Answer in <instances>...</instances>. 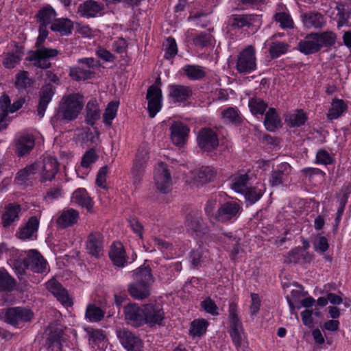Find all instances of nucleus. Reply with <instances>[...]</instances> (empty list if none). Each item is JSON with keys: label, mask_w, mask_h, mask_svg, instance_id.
Returning a JSON list of instances; mask_svg holds the SVG:
<instances>
[{"label": "nucleus", "mask_w": 351, "mask_h": 351, "mask_svg": "<svg viewBox=\"0 0 351 351\" xmlns=\"http://www.w3.org/2000/svg\"><path fill=\"white\" fill-rule=\"evenodd\" d=\"M208 322L204 319L193 320L190 326L189 332L192 336H201L204 334L207 330Z\"/></svg>", "instance_id": "nucleus-45"}, {"label": "nucleus", "mask_w": 351, "mask_h": 351, "mask_svg": "<svg viewBox=\"0 0 351 351\" xmlns=\"http://www.w3.org/2000/svg\"><path fill=\"white\" fill-rule=\"evenodd\" d=\"M171 138L174 145H183L186 141L189 129L181 122H176L170 127Z\"/></svg>", "instance_id": "nucleus-19"}, {"label": "nucleus", "mask_w": 351, "mask_h": 351, "mask_svg": "<svg viewBox=\"0 0 351 351\" xmlns=\"http://www.w3.org/2000/svg\"><path fill=\"white\" fill-rule=\"evenodd\" d=\"M213 38V36L210 32H202L194 36L193 43L195 45L205 47L211 45Z\"/></svg>", "instance_id": "nucleus-54"}, {"label": "nucleus", "mask_w": 351, "mask_h": 351, "mask_svg": "<svg viewBox=\"0 0 351 351\" xmlns=\"http://www.w3.org/2000/svg\"><path fill=\"white\" fill-rule=\"evenodd\" d=\"M193 181L197 186L211 182L216 175V171L212 167L206 166L191 172Z\"/></svg>", "instance_id": "nucleus-17"}, {"label": "nucleus", "mask_w": 351, "mask_h": 351, "mask_svg": "<svg viewBox=\"0 0 351 351\" xmlns=\"http://www.w3.org/2000/svg\"><path fill=\"white\" fill-rule=\"evenodd\" d=\"M45 287L63 306L71 307L73 305L67 290L55 278H53L45 283Z\"/></svg>", "instance_id": "nucleus-11"}, {"label": "nucleus", "mask_w": 351, "mask_h": 351, "mask_svg": "<svg viewBox=\"0 0 351 351\" xmlns=\"http://www.w3.org/2000/svg\"><path fill=\"white\" fill-rule=\"evenodd\" d=\"M103 9L104 5L101 3L93 0H87L79 5L77 12L82 16L93 18L96 16Z\"/></svg>", "instance_id": "nucleus-22"}, {"label": "nucleus", "mask_w": 351, "mask_h": 351, "mask_svg": "<svg viewBox=\"0 0 351 351\" xmlns=\"http://www.w3.org/2000/svg\"><path fill=\"white\" fill-rule=\"evenodd\" d=\"M128 290L131 297L139 300L147 298L151 294V287L135 282L128 285Z\"/></svg>", "instance_id": "nucleus-29"}, {"label": "nucleus", "mask_w": 351, "mask_h": 351, "mask_svg": "<svg viewBox=\"0 0 351 351\" xmlns=\"http://www.w3.org/2000/svg\"><path fill=\"white\" fill-rule=\"evenodd\" d=\"M117 335L122 346L128 351H141L143 341L141 339L128 330H117Z\"/></svg>", "instance_id": "nucleus-15"}, {"label": "nucleus", "mask_w": 351, "mask_h": 351, "mask_svg": "<svg viewBox=\"0 0 351 351\" xmlns=\"http://www.w3.org/2000/svg\"><path fill=\"white\" fill-rule=\"evenodd\" d=\"M99 158L95 148H91L86 151L83 155L81 160V166L84 168L89 167L93 163L95 162Z\"/></svg>", "instance_id": "nucleus-56"}, {"label": "nucleus", "mask_w": 351, "mask_h": 351, "mask_svg": "<svg viewBox=\"0 0 351 351\" xmlns=\"http://www.w3.org/2000/svg\"><path fill=\"white\" fill-rule=\"evenodd\" d=\"M241 210L239 203L229 201L221 204L215 213V219L221 223H227L236 218Z\"/></svg>", "instance_id": "nucleus-9"}, {"label": "nucleus", "mask_w": 351, "mask_h": 351, "mask_svg": "<svg viewBox=\"0 0 351 351\" xmlns=\"http://www.w3.org/2000/svg\"><path fill=\"white\" fill-rule=\"evenodd\" d=\"M335 10L337 11L336 21L339 28L348 25L349 19L351 15V4L343 2H336Z\"/></svg>", "instance_id": "nucleus-23"}, {"label": "nucleus", "mask_w": 351, "mask_h": 351, "mask_svg": "<svg viewBox=\"0 0 351 351\" xmlns=\"http://www.w3.org/2000/svg\"><path fill=\"white\" fill-rule=\"evenodd\" d=\"M104 311L95 304H88L86 307L85 317L91 322H98L104 317Z\"/></svg>", "instance_id": "nucleus-42"}, {"label": "nucleus", "mask_w": 351, "mask_h": 351, "mask_svg": "<svg viewBox=\"0 0 351 351\" xmlns=\"http://www.w3.org/2000/svg\"><path fill=\"white\" fill-rule=\"evenodd\" d=\"M346 108L347 105L343 100L335 99L332 102V106L327 114V117L330 120L336 119L343 114Z\"/></svg>", "instance_id": "nucleus-41"}, {"label": "nucleus", "mask_w": 351, "mask_h": 351, "mask_svg": "<svg viewBox=\"0 0 351 351\" xmlns=\"http://www.w3.org/2000/svg\"><path fill=\"white\" fill-rule=\"evenodd\" d=\"M147 110L151 118H154L162 108V90L156 86H150L147 92Z\"/></svg>", "instance_id": "nucleus-12"}, {"label": "nucleus", "mask_w": 351, "mask_h": 351, "mask_svg": "<svg viewBox=\"0 0 351 351\" xmlns=\"http://www.w3.org/2000/svg\"><path fill=\"white\" fill-rule=\"evenodd\" d=\"M23 53L16 50L14 53H8L5 55L3 64L8 69L14 68L20 61Z\"/></svg>", "instance_id": "nucleus-55"}, {"label": "nucleus", "mask_w": 351, "mask_h": 351, "mask_svg": "<svg viewBox=\"0 0 351 351\" xmlns=\"http://www.w3.org/2000/svg\"><path fill=\"white\" fill-rule=\"evenodd\" d=\"M236 69L241 74H247L256 70V51L252 45L247 46L239 53Z\"/></svg>", "instance_id": "nucleus-6"}, {"label": "nucleus", "mask_w": 351, "mask_h": 351, "mask_svg": "<svg viewBox=\"0 0 351 351\" xmlns=\"http://www.w3.org/2000/svg\"><path fill=\"white\" fill-rule=\"evenodd\" d=\"M154 182L156 189L162 193H167L171 189V173L164 162H160L154 169Z\"/></svg>", "instance_id": "nucleus-8"}, {"label": "nucleus", "mask_w": 351, "mask_h": 351, "mask_svg": "<svg viewBox=\"0 0 351 351\" xmlns=\"http://www.w3.org/2000/svg\"><path fill=\"white\" fill-rule=\"evenodd\" d=\"M221 118L224 123L239 125L242 122V118L236 108L228 107L221 112Z\"/></svg>", "instance_id": "nucleus-38"}, {"label": "nucleus", "mask_w": 351, "mask_h": 351, "mask_svg": "<svg viewBox=\"0 0 351 351\" xmlns=\"http://www.w3.org/2000/svg\"><path fill=\"white\" fill-rule=\"evenodd\" d=\"M249 180L247 174L241 175L235 178L234 181L232 184V188L237 193H243L247 190V182Z\"/></svg>", "instance_id": "nucleus-57"}, {"label": "nucleus", "mask_w": 351, "mask_h": 351, "mask_svg": "<svg viewBox=\"0 0 351 351\" xmlns=\"http://www.w3.org/2000/svg\"><path fill=\"white\" fill-rule=\"evenodd\" d=\"M39 22V35L35 44V50L30 51L26 58V60L29 61L30 64L38 69H43L44 68V8L39 10L36 15Z\"/></svg>", "instance_id": "nucleus-4"}, {"label": "nucleus", "mask_w": 351, "mask_h": 351, "mask_svg": "<svg viewBox=\"0 0 351 351\" xmlns=\"http://www.w3.org/2000/svg\"><path fill=\"white\" fill-rule=\"evenodd\" d=\"M133 278L135 282L143 284L149 287L154 282V278L149 267H139L133 271Z\"/></svg>", "instance_id": "nucleus-30"}, {"label": "nucleus", "mask_w": 351, "mask_h": 351, "mask_svg": "<svg viewBox=\"0 0 351 351\" xmlns=\"http://www.w3.org/2000/svg\"><path fill=\"white\" fill-rule=\"evenodd\" d=\"M320 49L322 47H331L335 45L337 39L336 34L332 32H325L322 34H315Z\"/></svg>", "instance_id": "nucleus-46"}, {"label": "nucleus", "mask_w": 351, "mask_h": 351, "mask_svg": "<svg viewBox=\"0 0 351 351\" xmlns=\"http://www.w3.org/2000/svg\"><path fill=\"white\" fill-rule=\"evenodd\" d=\"M307 119L306 114L302 110H298L295 113L286 118V121L290 127H300L304 125Z\"/></svg>", "instance_id": "nucleus-44"}, {"label": "nucleus", "mask_w": 351, "mask_h": 351, "mask_svg": "<svg viewBox=\"0 0 351 351\" xmlns=\"http://www.w3.org/2000/svg\"><path fill=\"white\" fill-rule=\"evenodd\" d=\"M186 227L197 234H204L206 231L205 224L201 217L189 215L186 219Z\"/></svg>", "instance_id": "nucleus-39"}, {"label": "nucleus", "mask_w": 351, "mask_h": 351, "mask_svg": "<svg viewBox=\"0 0 351 351\" xmlns=\"http://www.w3.org/2000/svg\"><path fill=\"white\" fill-rule=\"evenodd\" d=\"M38 224L39 222L36 217H31L27 223L20 226L16 232L17 238L21 240L35 239Z\"/></svg>", "instance_id": "nucleus-18"}, {"label": "nucleus", "mask_w": 351, "mask_h": 351, "mask_svg": "<svg viewBox=\"0 0 351 351\" xmlns=\"http://www.w3.org/2000/svg\"><path fill=\"white\" fill-rule=\"evenodd\" d=\"M291 166L287 162L278 165L277 169L271 172L269 183L271 186H276L283 184L289 173Z\"/></svg>", "instance_id": "nucleus-27"}, {"label": "nucleus", "mask_w": 351, "mask_h": 351, "mask_svg": "<svg viewBox=\"0 0 351 351\" xmlns=\"http://www.w3.org/2000/svg\"><path fill=\"white\" fill-rule=\"evenodd\" d=\"M59 164L56 158L49 157L45 162V180H51L58 171Z\"/></svg>", "instance_id": "nucleus-51"}, {"label": "nucleus", "mask_w": 351, "mask_h": 351, "mask_svg": "<svg viewBox=\"0 0 351 351\" xmlns=\"http://www.w3.org/2000/svg\"><path fill=\"white\" fill-rule=\"evenodd\" d=\"M15 286L14 280L5 271H0V290L11 291Z\"/></svg>", "instance_id": "nucleus-58"}, {"label": "nucleus", "mask_w": 351, "mask_h": 351, "mask_svg": "<svg viewBox=\"0 0 351 351\" xmlns=\"http://www.w3.org/2000/svg\"><path fill=\"white\" fill-rule=\"evenodd\" d=\"M231 25L234 27L243 28L244 27H250L252 25L253 17L249 14L232 15Z\"/></svg>", "instance_id": "nucleus-47"}, {"label": "nucleus", "mask_w": 351, "mask_h": 351, "mask_svg": "<svg viewBox=\"0 0 351 351\" xmlns=\"http://www.w3.org/2000/svg\"><path fill=\"white\" fill-rule=\"evenodd\" d=\"M60 84L59 78L51 71L45 72V109L47 105L51 101Z\"/></svg>", "instance_id": "nucleus-24"}, {"label": "nucleus", "mask_w": 351, "mask_h": 351, "mask_svg": "<svg viewBox=\"0 0 351 351\" xmlns=\"http://www.w3.org/2000/svg\"><path fill=\"white\" fill-rule=\"evenodd\" d=\"M119 104L117 102H110L103 114L104 122L106 125L110 126L112 120L115 118L118 110Z\"/></svg>", "instance_id": "nucleus-52"}, {"label": "nucleus", "mask_w": 351, "mask_h": 351, "mask_svg": "<svg viewBox=\"0 0 351 351\" xmlns=\"http://www.w3.org/2000/svg\"><path fill=\"white\" fill-rule=\"evenodd\" d=\"M184 75L190 80H199L206 76V72L199 65L186 64L183 68Z\"/></svg>", "instance_id": "nucleus-37"}, {"label": "nucleus", "mask_w": 351, "mask_h": 351, "mask_svg": "<svg viewBox=\"0 0 351 351\" xmlns=\"http://www.w3.org/2000/svg\"><path fill=\"white\" fill-rule=\"evenodd\" d=\"M201 306L206 313L212 315H217L219 314L217 311L218 307L210 298H207L203 300L201 302Z\"/></svg>", "instance_id": "nucleus-64"}, {"label": "nucleus", "mask_w": 351, "mask_h": 351, "mask_svg": "<svg viewBox=\"0 0 351 351\" xmlns=\"http://www.w3.org/2000/svg\"><path fill=\"white\" fill-rule=\"evenodd\" d=\"M94 75L95 72L90 69H84L80 66H75L70 69L71 77L76 81L90 79Z\"/></svg>", "instance_id": "nucleus-43"}, {"label": "nucleus", "mask_w": 351, "mask_h": 351, "mask_svg": "<svg viewBox=\"0 0 351 351\" xmlns=\"http://www.w3.org/2000/svg\"><path fill=\"white\" fill-rule=\"evenodd\" d=\"M178 53V47L174 38L169 37L165 45V58L169 60L173 58Z\"/></svg>", "instance_id": "nucleus-62"}, {"label": "nucleus", "mask_w": 351, "mask_h": 351, "mask_svg": "<svg viewBox=\"0 0 351 351\" xmlns=\"http://www.w3.org/2000/svg\"><path fill=\"white\" fill-rule=\"evenodd\" d=\"M34 147V138L29 134L21 135L16 141V153L19 157L28 154Z\"/></svg>", "instance_id": "nucleus-26"}, {"label": "nucleus", "mask_w": 351, "mask_h": 351, "mask_svg": "<svg viewBox=\"0 0 351 351\" xmlns=\"http://www.w3.org/2000/svg\"><path fill=\"white\" fill-rule=\"evenodd\" d=\"M289 45L283 42H272L270 45L269 52L272 59L278 58L280 56L285 53Z\"/></svg>", "instance_id": "nucleus-49"}, {"label": "nucleus", "mask_w": 351, "mask_h": 351, "mask_svg": "<svg viewBox=\"0 0 351 351\" xmlns=\"http://www.w3.org/2000/svg\"><path fill=\"white\" fill-rule=\"evenodd\" d=\"M305 23L307 25L315 28H321L324 25V17L319 12L306 14L305 15Z\"/></svg>", "instance_id": "nucleus-53"}, {"label": "nucleus", "mask_w": 351, "mask_h": 351, "mask_svg": "<svg viewBox=\"0 0 351 351\" xmlns=\"http://www.w3.org/2000/svg\"><path fill=\"white\" fill-rule=\"evenodd\" d=\"M125 319L134 327L145 324L143 306L140 307L135 303H130L123 308Z\"/></svg>", "instance_id": "nucleus-13"}, {"label": "nucleus", "mask_w": 351, "mask_h": 351, "mask_svg": "<svg viewBox=\"0 0 351 351\" xmlns=\"http://www.w3.org/2000/svg\"><path fill=\"white\" fill-rule=\"evenodd\" d=\"M79 213L73 208L64 209L56 219L58 226L61 228L71 227L77 223Z\"/></svg>", "instance_id": "nucleus-25"}, {"label": "nucleus", "mask_w": 351, "mask_h": 351, "mask_svg": "<svg viewBox=\"0 0 351 351\" xmlns=\"http://www.w3.org/2000/svg\"><path fill=\"white\" fill-rule=\"evenodd\" d=\"M298 49L302 53L309 55L319 51L320 45L318 44L315 35L311 34L307 36L306 40L299 42Z\"/></svg>", "instance_id": "nucleus-31"}, {"label": "nucleus", "mask_w": 351, "mask_h": 351, "mask_svg": "<svg viewBox=\"0 0 351 351\" xmlns=\"http://www.w3.org/2000/svg\"><path fill=\"white\" fill-rule=\"evenodd\" d=\"M207 251L204 250L202 247L193 250L191 252L190 258L191 264L193 267L198 266L203 259L206 257Z\"/></svg>", "instance_id": "nucleus-60"}, {"label": "nucleus", "mask_w": 351, "mask_h": 351, "mask_svg": "<svg viewBox=\"0 0 351 351\" xmlns=\"http://www.w3.org/2000/svg\"><path fill=\"white\" fill-rule=\"evenodd\" d=\"M25 253L27 256L24 259V263L26 267L35 273L43 272L44 265L42 255L35 250H30Z\"/></svg>", "instance_id": "nucleus-21"}, {"label": "nucleus", "mask_w": 351, "mask_h": 351, "mask_svg": "<svg viewBox=\"0 0 351 351\" xmlns=\"http://www.w3.org/2000/svg\"><path fill=\"white\" fill-rule=\"evenodd\" d=\"M56 10L50 5H45V27L49 25L50 29L61 36L72 34L73 22L68 18H56Z\"/></svg>", "instance_id": "nucleus-3"}, {"label": "nucleus", "mask_w": 351, "mask_h": 351, "mask_svg": "<svg viewBox=\"0 0 351 351\" xmlns=\"http://www.w3.org/2000/svg\"><path fill=\"white\" fill-rule=\"evenodd\" d=\"M109 256L114 265L118 267H123L126 262L125 250L121 243L111 246Z\"/></svg>", "instance_id": "nucleus-34"}, {"label": "nucleus", "mask_w": 351, "mask_h": 351, "mask_svg": "<svg viewBox=\"0 0 351 351\" xmlns=\"http://www.w3.org/2000/svg\"><path fill=\"white\" fill-rule=\"evenodd\" d=\"M169 97L174 102H182L188 99L192 95L189 86L171 84L169 86Z\"/></svg>", "instance_id": "nucleus-28"}, {"label": "nucleus", "mask_w": 351, "mask_h": 351, "mask_svg": "<svg viewBox=\"0 0 351 351\" xmlns=\"http://www.w3.org/2000/svg\"><path fill=\"white\" fill-rule=\"evenodd\" d=\"M86 122L90 125H93L95 121L100 117V110L95 101H90L86 104Z\"/></svg>", "instance_id": "nucleus-40"}, {"label": "nucleus", "mask_w": 351, "mask_h": 351, "mask_svg": "<svg viewBox=\"0 0 351 351\" xmlns=\"http://www.w3.org/2000/svg\"><path fill=\"white\" fill-rule=\"evenodd\" d=\"M249 107L253 114L263 115L267 108V104L261 98L253 97L249 101Z\"/></svg>", "instance_id": "nucleus-48"}, {"label": "nucleus", "mask_w": 351, "mask_h": 351, "mask_svg": "<svg viewBox=\"0 0 351 351\" xmlns=\"http://www.w3.org/2000/svg\"><path fill=\"white\" fill-rule=\"evenodd\" d=\"M228 318L230 320V330H237L243 329L242 322L240 320L237 313V305L235 302H231L229 304Z\"/></svg>", "instance_id": "nucleus-36"}, {"label": "nucleus", "mask_w": 351, "mask_h": 351, "mask_svg": "<svg viewBox=\"0 0 351 351\" xmlns=\"http://www.w3.org/2000/svg\"><path fill=\"white\" fill-rule=\"evenodd\" d=\"M84 106V97L80 93H73L62 97L54 118L66 121L75 119Z\"/></svg>", "instance_id": "nucleus-1"}, {"label": "nucleus", "mask_w": 351, "mask_h": 351, "mask_svg": "<svg viewBox=\"0 0 351 351\" xmlns=\"http://www.w3.org/2000/svg\"><path fill=\"white\" fill-rule=\"evenodd\" d=\"M149 151L146 145L139 147L131 169L132 182L135 186L141 183L149 158Z\"/></svg>", "instance_id": "nucleus-5"}, {"label": "nucleus", "mask_w": 351, "mask_h": 351, "mask_svg": "<svg viewBox=\"0 0 351 351\" xmlns=\"http://www.w3.org/2000/svg\"><path fill=\"white\" fill-rule=\"evenodd\" d=\"M21 210L19 205L10 204L5 206V210L2 215V223L4 227H8L19 219V213Z\"/></svg>", "instance_id": "nucleus-32"}, {"label": "nucleus", "mask_w": 351, "mask_h": 351, "mask_svg": "<svg viewBox=\"0 0 351 351\" xmlns=\"http://www.w3.org/2000/svg\"><path fill=\"white\" fill-rule=\"evenodd\" d=\"M275 19L277 22L280 23L282 28H291L293 27V21L290 16L285 12H279L275 15Z\"/></svg>", "instance_id": "nucleus-63"}, {"label": "nucleus", "mask_w": 351, "mask_h": 351, "mask_svg": "<svg viewBox=\"0 0 351 351\" xmlns=\"http://www.w3.org/2000/svg\"><path fill=\"white\" fill-rule=\"evenodd\" d=\"M32 317V313L29 310L21 307L8 309L5 315V321L13 326H17L23 322L29 321Z\"/></svg>", "instance_id": "nucleus-16"}, {"label": "nucleus", "mask_w": 351, "mask_h": 351, "mask_svg": "<svg viewBox=\"0 0 351 351\" xmlns=\"http://www.w3.org/2000/svg\"><path fill=\"white\" fill-rule=\"evenodd\" d=\"M25 103L24 98H19L11 104V100L9 96L3 94L0 97V130L5 129L10 119L8 113H14L22 108Z\"/></svg>", "instance_id": "nucleus-7"}, {"label": "nucleus", "mask_w": 351, "mask_h": 351, "mask_svg": "<svg viewBox=\"0 0 351 351\" xmlns=\"http://www.w3.org/2000/svg\"><path fill=\"white\" fill-rule=\"evenodd\" d=\"M38 169L39 165L36 162L27 166L18 172L16 180L19 184H23L31 175L34 174Z\"/></svg>", "instance_id": "nucleus-50"}, {"label": "nucleus", "mask_w": 351, "mask_h": 351, "mask_svg": "<svg viewBox=\"0 0 351 351\" xmlns=\"http://www.w3.org/2000/svg\"><path fill=\"white\" fill-rule=\"evenodd\" d=\"M145 324L150 326L162 325L165 319L163 308L159 304L149 303L143 305Z\"/></svg>", "instance_id": "nucleus-10"}, {"label": "nucleus", "mask_w": 351, "mask_h": 351, "mask_svg": "<svg viewBox=\"0 0 351 351\" xmlns=\"http://www.w3.org/2000/svg\"><path fill=\"white\" fill-rule=\"evenodd\" d=\"M72 199L75 203L85 207L88 211H90L93 206V202L84 189L75 190L72 195Z\"/></svg>", "instance_id": "nucleus-33"}, {"label": "nucleus", "mask_w": 351, "mask_h": 351, "mask_svg": "<svg viewBox=\"0 0 351 351\" xmlns=\"http://www.w3.org/2000/svg\"><path fill=\"white\" fill-rule=\"evenodd\" d=\"M86 250L93 256L99 257L103 254V237L99 232L90 233L86 241Z\"/></svg>", "instance_id": "nucleus-20"}, {"label": "nucleus", "mask_w": 351, "mask_h": 351, "mask_svg": "<svg viewBox=\"0 0 351 351\" xmlns=\"http://www.w3.org/2000/svg\"><path fill=\"white\" fill-rule=\"evenodd\" d=\"M264 125L270 132H274L280 127V119L274 108H269L266 112Z\"/></svg>", "instance_id": "nucleus-35"}, {"label": "nucleus", "mask_w": 351, "mask_h": 351, "mask_svg": "<svg viewBox=\"0 0 351 351\" xmlns=\"http://www.w3.org/2000/svg\"><path fill=\"white\" fill-rule=\"evenodd\" d=\"M31 84V80L28 77L27 71H23L16 75L15 86L19 90L25 89Z\"/></svg>", "instance_id": "nucleus-61"}, {"label": "nucleus", "mask_w": 351, "mask_h": 351, "mask_svg": "<svg viewBox=\"0 0 351 351\" xmlns=\"http://www.w3.org/2000/svg\"><path fill=\"white\" fill-rule=\"evenodd\" d=\"M47 322L49 323L48 326L49 337L48 340L49 346L48 350L51 348L56 351H60L62 348L64 327L61 324V313L56 310H51L47 312L46 315Z\"/></svg>", "instance_id": "nucleus-2"}, {"label": "nucleus", "mask_w": 351, "mask_h": 351, "mask_svg": "<svg viewBox=\"0 0 351 351\" xmlns=\"http://www.w3.org/2000/svg\"><path fill=\"white\" fill-rule=\"evenodd\" d=\"M199 147L206 152L215 149L219 145L217 134L210 128L202 129L197 135Z\"/></svg>", "instance_id": "nucleus-14"}, {"label": "nucleus", "mask_w": 351, "mask_h": 351, "mask_svg": "<svg viewBox=\"0 0 351 351\" xmlns=\"http://www.w3.org/2000/svg\"><path fill=\"white\" fill-rule=\"evenodd\" d=\"M242 194H244L246 200L251 204H254L262 197L263 192L262 189L257 187H247Z\"/></svg>", "instance_id": "nucleus-59"}]
</instances>
